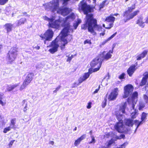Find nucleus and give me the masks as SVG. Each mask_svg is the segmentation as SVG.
<instances>
[{"instance_id": "obj_21", "label": "nucleus", "mask_w": 148, "mask_h": 148, "mask_svg": "<svg viewBox=\"0 0 148 148\" xmlns=\"http://www.w3.org/2000/svg\"><path fill=\"white\" fill-rule=\"evenodd\" d=\"M90 76L89 74L88 73H85L82 77H80L79 79V83H81L83 82L86 80Z\"/></svg>"}, {"instance_id": "obj_28", "label": "nucleus", "mask_w": 148, "mask_h": 148, "mask_svg": "<svg viewBox=\"0 0 148 148\" xmlns=\"http://www.w3.org/2000/svg\"><path fill=\"white\" fill-rule=\"evenodd\" d=\"M26 21V19L25 18H22L18 21L17 25L19 26L21 24H24Z\"/></svg>"}, {"instance_id": "obj_10", "label": "nucleus", "mask_w": 148, "mask_h": 148, "mask_svg": "<svg viewBox=\"0 0 148 148\" xmlns=\"http://www.w3.org/2000/svg\"><path fill=\"white\" fill-rule=\"evenodd\" d=\"M48 8L51 10L53 12H54L55 11H57V12L59 13H60L61 15L63 16H65L68 14L69 12V10L68 8H64L63 9L61 8H58L56 10L53 11L50 8L49 3L48 4Z\"/></svg>"}, {"instance_id": "obj_29", "label": "nucleus", "mask_w": 148, "mask_h": 148, "mask_svg": "<svg viewBox=\"0 0 148 148\" xmlns=\"http://www.w3.org/2000/svg\"><path fill=\"white\" fill-rule=\"evenodd\" d=\"M3 95V94L0 93V104L2 106H5L6 104V102L5 101H3L2 100V97Z\"/></svg>"}, {"instance_id": "obj_44", "label": "nucleus", "mask_w": 148, "mask_h": 148, "mask_svg": "<svg viewBox=\"0 0 148 148\" xmlns=\"http://www.w3.org/2000/svg\"><path fill=\"white\" fill-rule=\"evenodd\" d=\"M74 56L71 55L70 57H69L66 60L67 62H70L71 60L73 58Z\"/></svg>"}, {"instance_id": "obj_2", "label": "nucleus", "mask_w": 148, "mask_h": 148, "mask_svg": "<svg viewBox=\"0 0 148 148\" xmlns=\"http://www.w3.org/2000/svg\"><path fill=\"white\" fill-rule=\"evenodd\" d=\"M75 18L74 14L73 13L71 14L69 16L67 17L65 19H60L56 20L53 22L54 19L53 18H50L45 16L44 17L45 20L49 21V26L53 28H57L60 25L64 27V28L62 31L60 35L57 37H66L68 36V33L71 31L73 32L71 29V27L70 26L69 22L73 21Z\"/></svg>"}, {"instance_id": "obj_41", "label": "nucleus", "mask_w": 148, "mask_h": 148, "mask_svg": "<svg viewBox=\"0 0 148 148\" xmlns=\"http://www.w3.org/2000/svg\"><path fill=\"white\" fill-rule=\"evenodd\" d=\"M84 44H88L90 45H91L92 44V42H91V40L87 39L85 40L84 41Z\"/></svg>"}, {"instance_id": "obj_60", "label": "nucleus", "mask_w": 148, "mask_h": 148, "mask_svg": "<svg viewBox=\"0 0 148 148\" xmlns=\"http://www.w3.org/2000/svg\"><path fill=\"white\" fill-rule=\"evenodd\" d=\"M145 23H148V17H147L146 18V19H145Z\"/></svg>"}, {"instance_id": "obj_24", "label": "nucleus", "mask_w": 148, "mask_h": 148, "mask_svg": "<svg viewBox=\"0 0 148 148\" xmlns=\"http://www.w3.org/2000/svg\"><path fill=\"white\" fill-rule=\"evenodd\" d=\"M115 20V18L112 16V14H111L109 16L106 18L105 21L109 23H114Z\"/></svg>"}, {"instance_id": "obj_34", "label": "nucleus", "mask_w": 148, "mask_h": 148, "mask_svg": "<svg viewBox=\"0 0 148 148\" xmlns=\"http://www.w3.org/2000/svg\"><path fill=\"white\" fill-rule=\"evenodd\" d=\"M112 38H108L105 40L101 42L100 45V47H101L102 46L104 45L108 41L110 40Z\"/></svg>"}, {"instance_id": "obj_55", "label": "nucleus", "mask_w": 148, "mask_h": 148, "mask_svg": "<svg viewBox=\"0 0 148 148\" xmlns=\"http://www.w3.org/2000/svg\"><path fill=\"white\" fill-rule=\"evenodd\" d=\"M131 98L130 97H128L127 98V101L128 103H130V100H131Z\"/></svg>"}, {"instance_id": "obj_13", "label": "nucleus", "mask_w": 148, "mask_h": 148, "mask_svg": "<svg viewBox=\"0 0 148 148\" xmlns=\"http://www.w3.org/2000/svg\"><path fill=\"white\" fill-rule=\"evenodd\" d=\"M137 69V68L135 67V65H132L130 66L127 70V72L129 76L131 77Z\"/></svg>"}, {"instance_id": "obj_59", "label": "nucleus", "mask_w": 148, "mask_h": 148, "mask_svg": "<svg viewBox=\"0 0 148 148\" xmlns=\"http://www.w3.org/2000/svg\"><path fill=\"white\" fill-rule=\"evenodd\" d=\"M132 107L133 109L134 110V109H135V104H134V103L132 104Z\"/></svg>"}, {"instance_id": "obj_9", "label": "nucleus", "mask_w": 148, "mask_h": 148, "mask_svg": "<svg viewBox=\"0 0 148 148\" xmlns=\"http://www.w3.org/2000/svg\"><path fill=\"white\" fill-rule=\"evenodd\" d=\"M99 55L93 60L90 63V65L91 67H94L97 66V67L96 68H98V70L100 69L102 65V59L99 57Z\"/></svg>"}, {"instance_id": "obj_23", "label": "nucleus", "mask_w": 148, "mask_h": 148, "mask_svg": "<svg viewBox=\"0 0 148 148\" xmlns=\"http://www.w3.org/2000/svg\"><path fill=\"white\" fill-rule=\"evenodd\" d=\"M139 12V11L138 10L134 11L133 13L130 14V15L129 18H127L126 20L125 19L124 20L125 22H126L127 20H130V19L133 18Z\"/></svg>"}, {"instance_id": "obj_16", "label": "nucleus", "mask_w": 148, "mask_h": 148, "mask_svg": "<svg viewBox=\"0 0 148 148\" xmlns=\"http://www.w3.org/2000/svg\"><path fill=\"white\" fill-rule=\"evenodd\" d=\"M125 124L128 127H132L134 124L133 119H125Z\"/></svg>"}, {"instance_id": "obj_11", "label": "nucleus", "mask_w": 148, "mask_h": 148, "mask_svg": "<svg viewBox=\"0 0 148 148\" xmlns=\"http://www.w3.org/2000/svg\"><path fill=\"white\" fill-rule=\"evenodd\" d=\"M118 88H116L111 92L108 98L109 101H114L116 99L118 95Z\"/></svg>"}, {"instance_id": "obj_8", "label": "nucleus", "mask_w": 148, "mask_h": 148, "mask_svg": "<svg viewBox=\"0 0 148 148\" xmlns=\"http://www.w3.org/2000/svg\"><path fill=\"white\" fill-rule=\"evenodd\" d=\"M134 90V87L131 84H128L124 87V93L123 97L126 98L131 95Z\"/></svg>"}, {"instance_id": "obj_37", "label": "nucleus", "mask_w": 148, "mask_h": 148, "mask_svg": "<svg viewBox=\"0 0 148 148\" xmlns=\"http://www.w3.org/2000/svg\"><path fill=\"white\" fill-rule=\"evenodd\" d=\"M11 128H12L10 126L5 128L3 130V132L4 133H6L7 132L10 131Z\"/></svg>"}, {"instance_id": "obj_5", "label": "nucleus", "mask_w": 148, "mask_h": 148, "mask_svg": "<svg viewBox=\"0 0 148 148\" xmlns=\"http://www.w3.org/2000/svg\"><path fill=\"white\" fill-rule=\"evenodd\" d=\"M70 0H53L49 3V5L53 11L56 10L58 8V5L60 3L65 5L67 3V2Z\"/></svg>"}, {"instance_id": "obj_35", "label": "nucleus", "mask_w": 148, "mask_h": 148, "mask_svg": "<svg viewBox=\"0 0 148 148\" xmlns=\"http://www.w3.org/2000/svg\"><path fill=\"white\" fill-rule=\"evenodd\" d=\"M81 21L80 20L78 19L77 21H76L75 23H74L73 26L75 29H76L79 24L81 23Z\"/></svg>"}, {"instance_id": "obj_56", "label": "nucleus", "mask_w": 148, "mask_h": 148, "mask_svg": "<svg viewBox=\"0 0 148 148\" xmlns=\"http://www.w3.org/2000/svg\"><path fill=\"white\" fill-rule=\"evenodd\" d=\"M52 38H46V40H47L50 41L51 40Z\"/></svg>"}, {"instance_id": "obj_31", "label": "nucleus", "mask_w": 148, "mask_h": 148, "mask_svg": "<svg viewBox=\"0 0 148 148\" xmlns=\"http://www.w3.org/2000/svg\"><path fill=\"white\" fill-rule=\"evenodd\" d=\"M147 114L145 112H143L142 113L141 116V121L142 122L143 121H145L146 119Z\"/></svg>"}, {"instance_id": "obj_46", "label": "nucleus", "mask_w": 148, "mask_h": 148, "mask_svg": "<svg viewBox=\"0 0 148 148\" xmlns=\"http://www.w3.org/2000/svg\"><path fill=\"white\" fill-rule=\"evenodd\" d=\"M8 0H0V4L4 5L6 3Z\"/></svg>"}, {"instance_id": "obj_1", "label": "nucleus", "mask_w": 148, "mask_h": 148, "mask_svg": "<svg viewBox=\"0 0 148 148\" xmlns=\"http://www.w3.org/2000/svg\"><path fill=\"white\" fill-rule=\"evenodd\" d=\"M87 1L89 0H83L79 5V9L82 10L84 14H86L85 19L86 23L82 26V28L85 29L88 28V31L93 35H95L96 33L94 29L99 31H102L103 29L100 25L97 24V20L93 18L92 14H88V13L92 12L93 9L89 5H87L86 2Z\"/></svg>"}, {"instance_id": "obj_62", "label": "nucleus", "mask_w": 148, "mask_h": 148, "mask_svg": "<svg viewBox=\"0 0 148 148\" xmlns=\"http://www.w3.org/2000/svg\"><path fill=\"white\" fill-rule=\"evenodd\" d=\"M117 34L116 32L114 34L112 35L110 37H114Z\"/></svg>"}, {"instance_id": "obj_7", "label": "nucleus", "mask_w": 148, "mask_h": 148, "mask_svg": "<svg viewBox=\"0 0 148 148\" xmlns=\"http://www.w3.org/2000/svg\"><path fill=\"white\" fill-rule=\"evenodd\" d=\"M122 115H118L116 118L119 122H117L114 126L115 129L120 133L122 132L123 130V121L122 120Z\"/></svg>"}, {"instance_id": "obj_26", "label": "nucleus", "mask_w": 148, "mask_h": 148, "mask_svg": "<svg viewBox=\"0 0 148 148\" xmlns=\"http://www.w3.org/2000/svg\"><path fill=\"white\" fill-rule=\"evenodd\" d=\"M138 114V110L134 109V111L131 113V118L132 119H135L136 117V116Z\"/></svg>"}, {"instance_id": "obj_12", "label": "nucleus", "mask_w": 148, "mask_h": 148, "mask_svg": "<svg viewBox=\"0 0 148 148\" xmlns=\"http://www.w3.org/2000/svg\"><path fill=\"white\" fill-rule=\"evenodd\" d=\"M106 52L105 51H104L99 54V57L102 59V61L104 60H107L112 57V55L109 52H108L106 53Z\"/></svg>"}, {"instance_id": "obj_17", "label": "nucleus", "mask_w": 148, "mask_h": 148, "mask_svg": "<svg viewBox=\"0 0 148 148\" xmlns=\"http://www.w3.org/2000/svg\"><path fill=\"white\" fill-rule=\"evenodd\" d=\"M4 27L8 33L12 31L13 25L11 23H6L4 25Z\"/></svg>"}, {"instance_id": "obj_30", "label": "nucleus", "mask_w": 148, "mask_h": 148, "mask_svg": "<svg viewBox=\"0 0 148 148\" xmlns=\"http://www.w3.org/2000/svg\"><path fill=\"white\" fill-rule=\"evenodd\" d=\"M16 121V118H13L10 121V126L12 125V127L11 128H15V121Z\"/></svg>"}, {"instance_id": "obj_49", "label": "nucleus", "mask_w": 148, "mask_h": 148, "mask_svg": "<svg viewBox=\"0 0 148 148\" xmlns=\"http://www.w3.org/2000/svg\"><path fill=\"white\" fill-rule=\"evenodd\" d=\"M61 86L60 85L58 86L56 88V89L53 91L54 93H56L59 90V89L61 88Z\"/></svg>"}, {"instance_id": "obj_18", "label": "nucleus", "mask_w": 148, "mask_h": 148, "mask_svg": "<svg viewBox=\"0 0 148 148\" xmlns=\"http://www.w3.org/2000/svg\"><path fill=\"white\" fill-rule=\"evenodd\" d=\"M148 78V74H147L143 77L140 83V86H142L145 85L147 82Z\"/></svg>"}, {"instance_id": "obj_6", "label": "nucleus", "mask_w": 148, "mask_h": 148, "mask_svg": "<svg viewBox=\"0 0 148 148\" xmlns=\"http://www.w3.org/2000/svg\"><path fill=\"white\" fill-rule=\"evenodd\" d=\"M34 75V74L33 73H29L28 74L22 85L21 86V90L25 88L27 85L30 84L33 79Z\"/></svg>"}, {"instance_id": "obj_38", "label": "nucleus", "mask_w": 148, "mask_h": 148, "mask_svg": "<svg viewBox=\"0 0 148 148\" xmlns=\"http://www.w3.org/2000/svg\"><path fill=\"white\" fill-rule=\"evenodd\" d=\"M148 95V91L147 92ZM143 98L146 103H148V96L145 94H144L143 95Z\"/></svg>"}, {"instance_id": "obj_19", "label": "nucleus", "mask_w": 148, "mask_h": 148, "mask_svg": "<svg viewBox=\"0 0 148 148\" xmlns=\"http://www.w3.org/2000/svg\"><path fill=\"white\" fill-rule=\"evenodd\" d=\"M53 34L52 31L49 29L44 34V36H40V37H53Z\"/></svg>"}, {"instance_id": "obj_50", "label": "nucleus", "mask_w": 148, "mask_h": 148, "mask_svg": "<svg viewBox=\"0 0 148 148\" xmlns=\"http://www.w3.org/2000/svg\"><path fill=\"white\" fill-rule=\"evenodd\" d=\"M92 103L91 102H89L88 103V105L87 106V108L88 109H90L91 107Z\"/></svg>"}, {"instance_id": "obj_27", "label": "nucleus", "mask_w": 148, "mask_h": 148, "mask_svg": "<svg viewBox=\"0 0 148 148\" xmlns=\"http://www.w3.org/2000/svg\"><path fill=\"white\" fill-rule=\"evenodd\" d=\"M109 3V2L108 0H104L103 2L101 3L99 6L100 9L103 8L105 5H108Z\"/></svg>"}, {"instance_id": "obj_22", "label": "nucleus", "mask_w": 148, "mask_h": 148, "mask_svg": "<svg viewBox=\"0 0 148 148\" xmlns=\"http://www.w3.org/2000/svg\"><path fill=\"white\" fill-rule=\"evenodd\" d=\"M145 23V21H143V18L142 17H140L137 21L136 24H138L139 26L142 27H144L145 26L144 23Z\"/></svg>"}, {"instance_id": "obj_14", "label": "nucleus", "mask_w": 148, "mask_h": 148, "mask_svg": "<svg viewBox=\"0 0 148 148\" xmlns=\"http://www.w3.org/2000/svg\"><path fill=\"white\" fill-rule=\"evenodd\" d=\"M86 137V135L85 134L82 135L80 137L75 140L74 143V145L75 146H77L80 144L81 141L84 139Z\"/></svg>"}, {"instance_id": "obj_58", "label": "nucleus", "mask_w": 148, "mask_h": 148, "mask_svg": "<svg viewBox=\"0 0 148 148\" xmlns=\"http://www.w3.org/2000/svg\"><path fill=\"white\" fill-rule=\"evenodd\" d=\"M34 48L36 50H39L40 49V47L39 46L35 47Z\"/></svg>"}, {"instance_id": "obj_40", "label": "nucleus", "mask_w": 148, "mask_h": 148, "mask_svg": "<svg viewBox=\"0 0 148 148\" xmlns=\"http://www.w3.org/2000/svg\"><path fill=\"white\" fill-rule=\"evenodd\" d=\"M107 99L106 98H105L104 99V100L102 103L101 106L103 108H104L106 105L107 103Z\"/></svg>"}, {"instance_id": "obj_25", "label": "nucleus", "mask_w": 148, "mask_h": 148, "mask_svg": "<svg viewBox=\"0 0 148 148\" xmlns=\"http://www.w3.org/2000/svg\"><path fill=\"white\" fill-rule=\"evenodd\" d=\"M127 102H125L123 103L122 106L120 107V109L123 113H125V109L127 106Z\"/></svg>"}, {"instance_id": "obj_43", "label": "nucleus", "mask_w": 148, "mask_h": 148, "mask_svg": "<svg viewBox=\"0 0 148 148\" xmlns=\"http://www.w3.org/2000/svg\"><path fill=\"white\" fill-rule=\"evenodd\" d=\"M135 8V5H134L132 7H129L128 9V11L130 12H131L132 10L134 9Z\"/></svg>"}, {"instance_id": "obj_3", "label": "nucleus", "mask_w": 148, "mask_h": 148, "mask_svg": "<svg viewBox=\"0 0 148 148\" xmlns=\"http://www.w3.org/2000/svg\"><path fill=\"white\" fill-rule=\"evenodd\" d=\"M66 38H56L51 42L48 47H51L48 51L51 53L53 54L58 51L60 47V50H63L65 49L66 45L70 42Z\"/></svg>"}, {"instance_id": "obj_63", "label": "nucleus", "mask_w": 148, "mask_h": 148, "mask_svg": "<svg viewBox=\"0 0 148 148\" xmlns=\"http://www.w3.org/2000/svg\"><path fill=\"white\" fill-rule=\"evenodd\" d=\"M113 51V49H112V50H110L108 52H109L110 53H112Z\"/></svg>"}, {"instance_id": "obj_33", "label": "nucleus", "mask_w": 148, "mask_h": 148, "mask_svg": "<svg viewBox=\"0 0 148 148\" xmlns=\"http://www.w3.org/2000/svg\"><path fill=\"white\" fill-rule=\"evenodd\" d=\"M138 97V93L136 91L134 92L132 95L131 99L133 100L137 98Z\"/></svg>"}, {"instance_id": "obj_52", "label": "nucleus", "mask_w": 148, "mask_h": 148, "mask_svg": "<svg viewBox=\"0 0 148 148\" xmlns=\"http://www.w3.org/2000/svg\"><path fill=\"white\" fill-rule=\"evenodd\" d=\"M91 141L89 143H95V139L93 137H92Z\"/></svg>"}, {"instance_id": "obj_36", "label": "nucleus", "mask_w": 148, "mask_h": 148, "mask_svg": "<svg viewBox=\"0 0 148 148\" xmlns=\"http://www.w3.org/2000/svg\"><path fill=\"white\" fill-rule=\"evenodd\" d=\"M113 26V24L112 23H109L108 25H107L105 26L104 24L103 25V27L105 28L106 29H110Z\"/></svg>"}, {"instance_id": "obj_20", "label": "nucleus", "mask_w": 148, "mask_h": 148, "mask_svg": "<svg viewBox=\"0 0 148 148\" xmlns=\"http://www.w3.org/2000/svg\"><path fill=\"white\" fill-rule=\"evenodd\" d=\"M19 84H16L14 85H10L7 86L6 91L10 92L13 90L16 87L18 86Z\"/></svg>"}, {"instance_id": "obj_39", "label": "nucleus", "mask_w": 148, "mask_h": 148, "mask_svg": "<svg viewBox=\"0 0 148 148\" xmlns=\"http://www.w3.org/2000/svg\"><path fill=\"white\" fill-rule=\"evenodd\" d=\"M135 125L137 126L136 129L138 128V126L142 124L141 121L139 122L138 120H136L134 121Z\"/></svg>"}, {"instance_id": "obj_47", "label": "nucleus", "mask_w": 148, "mask_h": 148, "mask_svg": "<svg viewBox=\"0 0 148 148\" xmlns=\"http://www.w3.org/2000/svg\"><path fill=\"white\" fill-rule=\"evenodd\" d=\"M145 106L143 104H141L139 105V107L138 108V109L139 110H142L143 108Z\"/></svg>"}, {"instance_id": "obj_57", "label": "nucleus", "mask_w": 148, "mask_h": 148, "mask_svg": "<svg viewBox=\"0 0 148 148\" xmlns=\"http://www.w3.org/2000/svg\"><path fill=\"white\" fill-rule=\"evenodd\" d=\"M120 137L121 138H125V135L123 134H122L121 135Z\"/></svg>"}, {"instance_id": "obj_64", "label": "nucleus", "mask_w": 148, "mask_h": 148, "mask_svg": "<svg viewBox=\"0 0 148 148\" xmlns=\"http://www.w3.org/2000/svg\"><path fill=\"white\" fill-rule=\"evenodd\" d=\"M3 48V46L1 45H0V52H1V50Z\"/></svg>"}, {"instance_id": "obj_45", "label": "nucleus", "mask_w": 148, "mask_h": 148, "mask_svg": "<svg viewBox=\"0 0 148 148\" xmlns=\"http://www.w3.org/2000/svg\"><path fill=\"white\" fill-rule=\"evenodd\" d=\"M114 142L112 140H110L109 141L108 144L107 145L108 147H109Z\"/></svg>"}, {"instance_id": "obj_54", "label": "nucleus", "mask_w": 148, "mask_h": 148, "mask_svg": "<svg viewBox=\"0 0 148 148\" xmlns=\"http://www.w3.org/2000/svg\"><path fill=\"white\" fill-rule=\"evenodd\" d=\"M116 44H117L116 43L113 44L112 45V49H114V48Z\"/></svg>"}, {"instance_id": "obj_32", "label": "nucleus", "mask_w": 148, "mask_h": 148, "mask_svg": "<svg viewBox=\"0 0 148 148\" xmlns=\"http://www.w3.org/2000/svg\"><path fill=\"white\" fill-rule=\"evenodd\" d=\"M98 69V68H95L93 69L91 68L88 69V72L87 73H88L90 75V74H91L93 72H95L99 71Z\"/></svg>"}, {"instance_id": "obj_61", "label": "nucleus", "mask_w": 148, "mask_h": 148, "mask_svg": "<svg viewBox=\"0 0 148 148\" xmlns=\"http://www.w3.org/2000/svg\"><path fill=\"white\" fill-rule=\"evenodd\" d=\"M54 143V142L53 141H50L49 142V144H51L52 145H53Z\"/></svg>"}, {"instance_id": "obj_42", "label": "nucleus", "mask_w": 148, "mask_h": 148, "mask_svg": "<svg viewBox=\"0 0 148 148\" xmlns=\"http://www.w3.org/2000/svg\"><path fill=\"white\" fill-rule=\"evenodd\" d=\"M125 75V74L124 73H123L119 76V78L120 79H124Z\"/></svg>"}, {"instance_id": "obj_15", "label": "nucleus", "mask_w": 148, "mask_h": 148, "mask_svg": "<svg viewBox=\"0 0 148 148\" xmlns=\"http://www.w3.org/2000/svg\"><path fill=\"white\" fill-rule=\"evenodd\" d=\"M148 52V51L146 50L143 51L141 53L137 56L136 60H140L144 58L147 54Z\"/></svg>"}, {"instance_id": "obj_53", "label": "nucleus", "mask_w": 148, "mask_h": 148, "mask_svg": "<svg viewBox=\"0 0 148 148\" xmlns=\"http://www.w3.org/2000/svg\"><path fill=\"white\" fill-rule=\"evenodd\" d=\"M27 105L26 104L24 108L23 111L25 112H26L27 110Z\"/></svg>"}, {"instance_id": "obj_51", "label": "nucleus", "mask_w": 148, "mask_h": 148, "mask_svg": "<svg viewBox=\"0 0 148 148\" xmlns=\"http://www.w3.org/2000/svg\"><path fill=\"white\" fill-rule=\"evenodd\" d=\"M100 86H99V87L97 89H96L93 92V94H95L96 93H97L98 92V91H99V89H100Z\"/></svg>"}, {"instance_id": "obj_48", "label": "nucleus", "mask_w": 148, "mask_h": 148, "mask_svg": "<svg viewBox=\"0 0 148 148\" xmlns=\"http://www.w3.org/2000/svg\"><path fill=\"white\" fill-rule=\"evenodd\" d=\"M15 141V140H12L10 141L8 144V146L9 147H12L14 142Z\"/></svg>"}, {"instance_id": "obj_4", "label": "nucleus", "mask_w": 148, "mask_h": 148, "mask_svg": "<svg viewBox=\"0 0 148 148\" xmlns=\"http://www.w3.org/2000/svg\"><path fill=\"white\" fill-rule=\"evenodd\" d=\"M17 48L12 47L8 51L7 55V58L9 64H12L16 58L18 53Z\"/></svg>"}]
</instances>
